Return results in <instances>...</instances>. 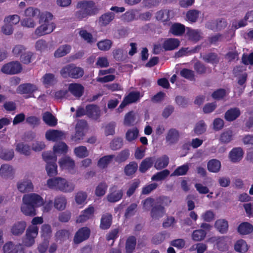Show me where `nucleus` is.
Returning <instances> with one entry per match:
<instances>
[{
	"instance_id": "obj_57",
	"label": "nucleus",
	"mask_w": 253,
	"mask_h": 253,
	"mask_svg": "<svg viewBox=\"0 0 253 253\" xmlns=\"http://www.w3.org/2000/svg\"><path fill=\"white\" fill-rule=\"evenodd\" d=\"M186 34L191 40L198 41L201 38V34L197 30L187 29Z\"/></svg>"
},
{
	"instance_id": "obj_38",
	"label": "nucleus",
	"mask_w": 253,
	"mask_h": 253,
	"mask_svg": "<svg viewBox=\"0 0 253 253\" xmlns=\"http://www.w3.org/2000/svg\"><path fill=\"white\" fill-rule=\"evenodd\" d=\"M42 119L44 123L50 126H55L57 123V120L49 112L44 113Z\"/></svg>"
},
{
	"instance_id": "obj_47",
	"label": "nucleus",
	"mask_w": 253,
	"mask_h": 253,
	"mask_svg": "<svg viewBox=\"0 0 253 253\" xmlns=\"http://www.w3.org/2000/svg\"><path fill=\"white\" fill-rule=\"evenodd\" d=\"M239 70H238V68L234 69V72L235 74V76L237 77V81L238 84L240 85H243L247 80L248 75L246 72H242V73H238Z\"/></svg>"
},
{
	"instance_id": "obj_64",
	"label": "nucleus",
	"mask_w": 253,
	"mask_h": 253,
	"mask_svg": "<svg viewBox=\"0 0 253 253\" xmlns=\"http://www.w3.org/2000/svg\"><path fill=\"white\" fill-rule=\"evenodd\" d=\"M86 197L87 195L85 193L83 192H78L75 196L76 203L79 205H84L86 203L85 200Z\"/></svg>"
},
{
	"instance_id": "obj_56",
	"label": "nucleus",
	"mask_w": 253,
	"mask_h": 253,
	"mask_svg": "<svg viewBox=\"0 0 253 253\" xmlns=\"http://www.w3.org/2000/svg\"><path fill=\"white\" fill-rule=\"evenodd\" d=\"M136 246V239L133 236L129 237L126 242V250L127 253L133 251Z\"/></svg>"
},
{
	"instance_id": "obj_31",
	"label": "nucleus",
	"mask_w": 253,
	"mask_h": 253,
	"mask_svg": "<svg viewBox=\"0 0 253 253\" xmlns=\"http://www.w3.org/2000/svg\"><path fill=\"white\" fill-rule=\"evenodd\" d=\"M53 15L50 12L44 11L39 14V21L40 24L52 22Z\"/></svg>"
},
{
	"instance_id": "obj_40",
	"label": "nucleus",
	"mask_w": 253,
	"mask_h": 253,
	"mask_svg": "<svg viewBox=\"0 0 253 253\" xmlns=\"http://www.w3.org/2000/svg\"><path fill=\"white\" fill-rule=\"evenodd\" d=\"M164 208L162 206L155 207L152 209L151 215L154 219H158L163 216L165 214Z\"/></svg>"
},
{
	"instance_id": "obj_44",
	"label": "nucleus",
	"mask_w": 253,
	"mask_h": 253,
	"mask_svg": "<svg viewBox=\"0 0 253 253\" xmlns=\"http://www.w3.org/2000/svg\"><path fill=\"white\" fill-rule=\"evenodd\" d=\"M20 24L23 27L33 28L36 26V21L34 18L24 17V18L21 20Z\"/></svg>"
},
{
	"instance_id": "obj_8",
	"label": "nucleus",
	"mask_w": 253,
	"mask_h": 253,
	"mask_svg": "<svg viewBox=\"0 0 253 253\" xmlns=\"http://www.w3.org/2000/svg\"><path fill=\"white\" fill-rule=\"evenodd\" d=\"M202 229L194 230L192 234V239L194 241H201L203 240L207 235V232L210 231L211 226L208 223H203L201 224Z\"/></svg>"
},
{
	"instance_id": "obj_18",
	"label": "nucleus",
	"mask_w": 253,
	"mask_h": 253,
	"mask_svg": "<svg viewBox=\"0 0 253 253\" xmlns=\"http://www.w3.org/2000/svg\"><path fill=\"white\" fill-rule=\"evenodd\" d=\"M65 137V133L61 131L50 129L45 133V138L49 141H55Z\"/></svg>"
},
{
	"instance_id": "obj_48",
	"label": "nucleus",
	"mask_w": 253,
	"mask_h": 253,
	"mask_svg": "<svg viewBox=\"0 0 253 253\" xmlns=\"http://www.w3.org/2000/svg\"><path fill=\"white\" fill-rule=\"evenodd\" d=\"M55 81L54 76L53 74L48 73L44 75L41 79V81L43 85L48 86L52 84Z\"/></svg>"
},
{
	"instance_id": "obj_39",
	"label": "nucleus",
	"mask_w": 253,
	"mask_h": 253,
	"mask_svg": "<svg viewBox=\"0 0 253 253\" xmlns=\"http://www.w3.org/2000/svg\"><path fill=\"white\" fill-rule=\"evenodd\" d=\"M154 158L152 157L145 159L140 165L139 170L142 172H145L152 166Z\"/></svg>"
},
{
	"instance_id": "obj_5",
	"label": "nucleus",
	"mask_w": 253,
	"mask_h": 253,
	"mask_svg": "<svg viewBox=\"0 0 253 253\" xmlns=\"http://www.w3.org/2000/svg\"><path fill=\"white\" fill-rule=\"evenodd\" d=\"M39 228L37 226H30L26 230V235L23 240V246L30 247L35 243V239L38 234Z\"/></svg>"
},
{
	"instance_id": "obj_12",
	"label": "nucleus",
	"mask_w": 253,
	"mask_h": 253,
	"mask_svg": "<svg viewBox=\"0 0 253 253\" xmlns=\"http://www.w3.org/2000/svg\"><path fill=\"white\" fill-rule=\"evenodd\" d=\"M17 188L21 193H28L34 189V185L31 180L24 178L17 183Z\"/></svg>"
},
{
	"instance_id": "obj_3",
	"label": "nucleus",
	"mask_w": 253,
	"mask_h": 253,
	"mask_svg": "<svg viewBox=\"0 0 253 253\" xmlns=\"http://www.w3.org/2000/svg\"><path fill=\"white\" fill-rule=\"evenodd\" d=\"M77 7L80 9L76 13L77 18L82 19L95 14L97 11L95 3L92 1H82L78 3Z\"/></svg>"
},
{
	"instance_id": "obj_62",
	"label": "nucleus",
	"mask_w": 253,
	"mask_h": 253,
	"mask_svg": "<svg viewBox=\"0 0 253 253\" xmlns=\"http://www.w3.org/2000/svg\"><path fill=\"white\" fill-rule=\"evenodd\" d=\"M164 51L165 50L164 45H163V39H162L154 44L153 53L155 54H158Z\"/></svg>"
},
{
	"instance_id": "obj_55",
	"label": "nucleus",
	"mask_w": 253,
	"mask_h": 253,
	"mask_svg": "<svg viewBox=\"0 0 253 253\" xmlns=\"http://www.w3.org/2000/svg\"><path fill=\"white\" fill-rule=\"evenodd\" d=\"M112 42L110 40H104L97 43V46L101 50H108L111 47Z\"/></svg>"
},
{
	"instance_id": "obj_35",
	"label": "nucleus",
	"mask_w": 253,
	"mask_h": 253,
	"mask_svg": "<svg viewBox=\"0 0 253 253\" xmlns=\"http://www.w3.org/2000/svg\"><path fill=\"white\" fill-rule=\"evenodd\" d=\"M40 13V9L34 6H29L24 10L22 15L24 17L34 18L37 15H39Z\"/></svg>"
},
{
	"instance_id": "obj_45",
	"label": "nucleus",
	"mask_w": 253,
	"mask_h": 253,
	"mask_svg": "<svg viewBox=\"0 0 253 253\" xmlns=\"http://www.w3.org/2000/svg\"><path fill=\"white\" fill-rule=\"evenodd\" d=\"M79 35L83 39L88 43H91L96 42V40L92 37V35L85 30H80Z\"/></svg>"
},
{
	"instance_id": "obj_20",
	"label": "nucleus",
	"mask_w": 253,
	"mask_h": 253,
	"mask_svg": "<svg viewBox=\"0 0 253 253\" xmlns=\"http://www.w3.org/2000/svg\"><path fill=\"white\" fill-rule=\"evenodd\" d=\"M240 114L241 112L238 108H232L225 112L224 118L227 121L232 122L237 119Z\"/></svg>"
},
{
	"instance_id": "obj_27",
	"label": "nucleus",
	"mask_w": 253,
	"mask_h": 253,
	"mask_svg": "<svg viewBox=\"0 0 253 253\" xmlns=\"http://www.w3.org/2000/svg\"><path fill=\"white\" fill-rule=\"evenodd\" d=\"M243 156V152L241 148L233 149L229 153V158L233 162H237L240 161Z\"/></svg>"
},
{
	"instance_id": "obj_43",
	"label": "nucleus",
	"mask_w": 253,
	"mask_h": 253,
	"mask_svg": "<svg viewBox=\"0 0 253 253\" xmlns=\"http://www.w3.org/2000/svg\"><path fill=\"white\" fill-rule=\"evenodd\" d=\"M112 222V215L106 213L103 215L101 220L100 227L103 229H106L110 227Z\"/></svg>"
},
{
	"instance_id": "obj_59",
	"label": "nucleus",
	"mask_w": 253,
	"mask_h": 253,
	"mask_svg": "<svg viewBox=\"0 0 253 253\" xmlns=\"http://www.w3.org/2000/svg\"><path fill=\"white\" fill-rule=\"evenodd\" d=\"M114 155H109L101 158L98 163V167L100 168H105L113 159H114Z\"/></svg>"
},
{
	"instance_id": "obj_46",
	"label": "nucleus",
	"mask_w": 253,
	"mask_h": 253,
	"mask_svg": "<svg viewBox=\"0 0 253 253\" xmlns=\"http://www.w3.org/2000/svg\"><path fill=\"white\" fill-rule=\"evenodd\" d=\"M179 137L178 131L174 129H171L169 130L166 137L167 141L170 143H172L176 141Z\"/></svg>"
},
{
	"instance_id": "obj_28",
	"label": "nucleus",
	"mask_w": 253,
	"mask_h": 253,
	"mask_svg": "<svg viewBox=\"0 0 253 253\" xmlns=\"http://www.w3.org/2000/svg\"><path fill=\"white\" fill-rule=\"evenodd\" d=\"M211 240L212 241H216V247L220 251L224 252L227 249V237L223 236L219 238L214 237L211 238Z\"/></svg>"
},
{
	"instance_id": "obj_41",
	"label": "nucleus",
	"mask_w": 253,
	"mask_h": 253,
	"mask_svg": "<svg viewBox=\"0 0 253 253\" xmlns=\"http://www.w3.org/2000/svg\"><path fill=\"white\" fill-rule=\"evenodd\" d=\"M220 162L217 160L212 159L208 162V169L211 172H217L220 170Z\"/></svg>"
},
{
	"instance_id": "obj_16",
	"label": "nucleus",
	"mask_w": 253,
	"mask_h": 253,
	"mask_svg": "<svg viewBox=\"0 0 253 253\" xmlns=\"http://www.w3.org/2000/svg\"><path fill=\"white\" fill-rule=\"evenodd\" d=\"M94 212V207L91 206H89L87 208L82 212L81 215L78 217L76 222L77 223H82L92 218Z\"/></svg>"
},
{
	"instance_id": "obj_2",
	"label": "nucleus",
	"mask_w": 253,
	"mask_h": 253,
	"mask_svg": "<svg viewBox=\"0 0 253 253\" xmlns=\"http://www.w3.org/2000/svg\"><path fill=\"white\" fill-rule=\"evenodd\" d=\"M47 186L50 189L65 193L73 191L75 187V185L73 182H69L65 178L60 177L48 179L47 180Z\"/></svg>"
},
{
	"instance_id": "obj_21",
	"label": "nucleus",
	"mask_w": 253,
	"mask_h": 253,
	"mask_svg": "<svg viewBox=\"0 0 253 253\" xmlns=\"http://www.w3.org/2000/svg\"><path fill=\"white\" fill-rule=\"evenodd\" d=\"M179 41L177 39L169 38L163 39V45L165 50H172L179 45Z\"/></svg>"
},
{
	"instance_id": "obj_42",
	"label": "nucleus",
	"mask_w": 253,
	"mask_h": 253,
	"mask_svg": "<svg viewBox=\"0 0 253 253\" xmlns=\"http://www.w3.org/2000/svg\"><path fill=\"white\" fill-rule=\"evenodd\" d=\"M169 162V157L164 155L157 159L155 163V167L158 169H162L167 167Z\"/></svg>"
},
{
	"instance_id": "obj_1",
	"label": "nucleus",
	"mask_w": 253,
	"mask_h": 253,
	"mask_svg": "<svg viewBox=\"0 0 253 253\" xmlns=\"http://www.w3.org/2000/svg\"><path fill=\"white\" fill-rule=\"evenodd\" d=\"M43 198L36 193L25 194L22 197L21 212L26 216H34L37 214L36 208L42 206Z\"/></svg>"
},
{
	"instance_id": "obj_26",
	"label": "nucleus",
	"mask_w": 253,
	"mask_h": 253,
	"mask_svg": "<svg viewBox=\"0 0 253 253\" xmlns=\"http://www.w3.org/2000/svg\"><path fill=\"white\" fill-rule=\"evenodd\" d=\"M86 114L90 117L97 119L100 114L99 108L95 105H89L86 107Z\"/></svg>"
},
{
	"instance_id": "obj_37",
	"label": "nucleus",
	"mask_w": 253,
	"mask_h": 253,
	"mask_svg": "<svg viewBox=\"0 0 253 253\" xmlns=\"http://www.w3.org/2000/svg\"><path fill=\"white\" fill-rule=\"evenodd\" d=\"M185 27L180 23L172 24L170 28L169 32L175 36H180L185 31Z\"/></svg>"
},
{
	"instance_id": "obj_25",
	"label": "nucleus",
	"mask_w": 253,
	"mask_h": 253,
	"mask_svg": "<svg viewBox=\"0 0 253 253\" xmlns=\"http://www.w3.org/2000/svg\"><path fill=\"white\" fill-rule=\"evenodd\" d=\"M238 231L241 235H248L253 232V226L249 222H243L239 225Z\"/></svg>"
},
{
	"instance_id": "obj_34",
	"label": "nucleus",
	"mask_w": 253,
	"mask_h": 253,
	"mask_svg": "<svg viewBox=\"0 0 253 253\" xmlns=\"http://www.w3.org/2000/svg\"><path fill=\"white\" fill-rule=\"evenodd\" d=\"M234 249L237 252L245 253L248 251L249 246L245 240L240 239L235 243Z\"/></svg>"
},
{
	"instance_id": "obj_7",
	"label": "nucleus",
	"mask_w": 253,
	"mask_h": 253,
	"mask_svg": "<svg viewBox=\"0 0 253 253\" xmlns=\"http://www.w3.org/2000/svg\"><path fill=\"white\" fill-rule=\"evenodd\" d=\"M22 70V65L19 62L12 61L4 64L1 71L5 74L14 75L20 73Z\"/></svg>"
},
{
	"instance_id": "obj_9",
	"label": "nucleus",
	"mask_w": 253,
	"mask_h": 253,
	"mask_svg": "<svg viewBox=\"0 0 253 253\" xmlns=\"http://www.w3.org/2000/svg\"><path fill=\"white\" fill-rule=\"evenodd\" d=\"M38 90L37 86L31 84H25L20 85L17 89L18 93L24 95L26 98L34 97L33 93Z\"/></svg>"
},
{
	"instance_id": "obj_33",
	"label": "nucleus",
	"mask_w": 253,
	"mask_h": 253,
	"mask_svg": "<svg viewBox=\"0 0 253 253\" xmlns=\"http://www.w3.org/2000/svg\"><path fill=\"white\" fill-rule=\"evenodd\" d=\"M53 149V152H50L53 154V156H56V154L59 155L66 153L68 150V146L64 142H59L54 146Z\"/></svg>"
},
{
	"instance_id": "obj_15",
	"label": "nucleus",
	"mask_w": 253,
	"mask_h": 253,
	"mask_svg": "<svg viewBox=\"0 0 253 253\" xmlns=\"http://www.w3.org/2000/svg\"><path fill=\"white\" fill-rule=\"evenodd\" d=\"M90 233V231L88 228L86 227L81 228L75 235L74 242L79 244L87 239L89 237Z\"/></svg>"
},
{
	"instance_id": "obj_29",
	"label": "nucleus",
	"mask_w": 253,
	"mask_h": 253,
	"mask_svg": "<svg viewBox=\"0 0 253 253\" xmlns=\"http://www.w3.org/2000/svg\"><path fill=\"white\" fill-rule=\"evenodd\" d=\"M172 15L171 11L165 9L158 11L156 14V17L158 20L164 22L169 21Z\"/></svg>"
},
{
	"instance_id": "obj_13",
	"label": "nucleus",
	"mask_w": 253,
	"mask_h": 253,
	"mask_svg": "<svg viewBox=\"0 0 253 253\" xmlns=\"http://www.w3.org/2000/svg\"><path fill=\"white\" fill-rule=\"evenodd\" d=\"M68 91L76 98L81 97L84 92V87L80 84L71 83L68 84Z\"/></svg>"
},
{
	"instance_id": "obj_51",
	"label": "nucleus",
	"mask_w": 253,
	"mask_h": 253,
	"mask_svg": "<svg viewBox=\"0 0 253 253\" xmlns=\"http://www.w3.org/2000/svg\"><path fill=\"white\" fill-rule=\"evenodd\" d=\"M16 150L17 152L25 155H29L31 153L30 147L23 143L17 144L16 147Z\"/></svg>"
},
{
	"instance_id": "obj_19",
	"label": "nucleus",
	"mask_w": 253,
	"mask_h": 253,
	"mask_svg": "<svg viewBox=\"0 0 253 253\" xmlns=\"http://www.w3.org/2000/svg\"><path fill=\"white\" fill-rule=\"evenodd\" d=\"M60 168L63 169H67L71 172L75 168L74 161L69 157H65L59 161Z\"/></svg>"
},
{
	"instance_id": "obj_30",
	"label": "nucleus",
	"mask_w": 253,
	"mask_h": 253,
	"mask_svg": "<svg viewBox=\"0 0 253 253\" xmlns=\"http://www.w3.org/2000/svg\"><path fill=\"white\" fill-rule=\"evenodd\" d=\"M71 50V46L68 44L60 46L54 52V56L56 58L62 57L68 54Z\"/></svg>"
},
{
	"instance_id": "obj_11",
	"label": "nucleus",
	"mask_w": 253,
	"mask_h": 253,
	"mask_svg": "<svg viewBox=\"0 0 253 253\" xmlns=\"http://www.w3.org/2000/svg\"><path fill=\"white\" fill-rule=\"evenodd\" d=\"M87 128L86 122L83 120L79 121L76 126V133L72 139L75 141L81 140L84 135Z\"/></svg>"
},
{
	"instance_id": "obj_63",
	"label": "nucleus",
	"mask_w": 253,
	"mask_h": 253,
	"mask_svg": "<svg viewBox=\"0 0 253 253\" xmlns=\"http://www.w3.org/2000/svg\"><path fill=\"white\" fill-rule=\"evenodd\" d=\"M189 169V165L185 164L177 168L171 174V176L182 175L186 174Z\"/></svg>"
},
{
	"instance_id": "obj_36",
	"label": "nucleus",
	"mask_w": 253,
	"mask_h": 253,
	"mask_svg": "<svg viewBox=\"0 0 253 253\" xmlns=\"http://www.w3.org/2000/svg\"><path fill=\"white\" fill-rule=\"evenodd\" d=\"M13 173V169L12 167L4 164L1 166L0 168V175L4 178L10 177Z\"/></svg>"
},
{
	"instance_id": "obj_49",
	"label": "nucleus",
	"mask_w": 253,
	"mask_h": 253,
	"mask_svg": "<svg viewBox=\"0 0 253 253\" xmlns=\"http://www.w3.org/2000/svg\"><path fill=\"white\" fill-rule=\"evenodd\" d=\"M84 72L82 68L73 64L72 71L70 78L73 79H79L84 75Z\"/></svg>"
},
{
	"instance_id": "obj_60",
	"label": "nucleus",
	"mask_w": 253,
	"mask_h": 253,
	"mask_svg": "<svg viewBox=\"0 0 253 253\" xmlns=\"http://www.w3.org/2000/svg\"><path fill=\"white\" fill-rule=\"evenodd\" d=\"M207 247L203 243H197L193 245L190 249V252H197V253H203L206 251Z\"/></svg>"
},
{
	"instance_id": "obj_24",
	"label": "nucleus",
	"mask_w": 253,
	"mask_h": 253,
	"mask_svg": "<svg viewBox=\"0 0 253 253\" xmlns=\"http://www.w3.org/2000/svg\"><path fill=\"white\" fill-rule=\"evenodd\" d=\"M114 18V14L112 12H108L102 14L98 20V23L101 27L108 25Z\"/></svg>"
},
{
	"instance_id": "obj_14",
	"label": "nucleus",
	"mask_w": 253,
	"mask_h": 253,
	"mask_svg": "<svg viewBox=\"0 0 253 253\" xmlns=\"http://www.w3.org/2000/svg\"><path fill=\"white\" fill-rule=\"evenodd\" d=\"M122 190L118 189L116 186H113L110 189V192L107 195V200L111 203H115L120 200L123 196Z\"/></svg>"
},
{
	"instance_id": "obj_54",
	"label": "nucleus",
	"mask_w": 253,
	"mask_h": 253,
	"mask_svg": "<svg viewBox=\"0 0 253 253\" xmlns=\"http://www.w3.org/2000/svg\"><path fill=\"white\" fill-rule=\"evenodd\" d=\"M138 168L137 163L131 162L125 168V172L127 175H131L134 174Z\"/></svg>"
},
{
	"instance_id": "obj_22",
	"label": "nucleus",
	"mask_w": 253,
	"mask_h": 253,
	"mask_svg": "<svg viewBox=\"0 0 253 253\" xmlns=\"http://www.w3.org/2000/svg\"><path fill=\"white\" fill-rule=\"evenodd\" d=\"M138 136L139 130L137 127H134L126 131L125 137L128 142L133 143L137 139Z\"/></svg>"
},
{
	"instance_id": "obj_32",
	"label": "nucleus",
	"mask_w": 253,
	"mask_h": 253,
	"mask_svg": "<svg viewBox=\"0 0 253 253\" xmlns=\"http://www.w3.org/2000/svg\"><path fill=\"white\" fill-rule=\"evenodd\" d=\"M214 226L220 233L224 234L228 230V223L226 220L220 219L215 221Z\"/></svg>"
},
{
	"instance_id": "obj_50",
	"label": "nucleus",
	"mask_w": 253,
	"mask_h": 253,
	"mask_svg": "<svg viewBox=\"0 0 253 253\" xmlns=\"http://www.w3.org/2000/svg\"><path fill=\"white\" fill-rule=\"evenodd\" d=\"M66 200L64 197H59L54 200V207L59 210H63L65 208Z\"/></svg>"
},
{
	"instance_id": "obj_58",
	"label": "nucleus",
	"mask_w": 253,
	"mask_h": 253,
	"mask_svg": "<svg viewBox=\"0 0 253 253\" xmlns=\"http://www.w3.org/2000/svg\"><path fill=\"white\" fill-rule=\"evenodd\" d=\"M75 155L79 158H84L88 155V152L84 146H79L74 149Z\"/></svg>"
},
{
	"instance_id": "obj_61",
	"label": "nucleus",
	"mask_w": 253,
	"mask_h": 253,
	"mask_svg": "<svg viewBox=\"0 0 253 253\" xmlns=\"http://www.w3.org/2000/svg\"><path fill=\"white\" fill-rule=\"evenodd\" d=\"M200 12L196 10H191L187 12L186 19L189 22H195L199 17Z\"/></svg>"
},
{
	"instance_id": "obj_52",
	"label": "nucleus",
	"mask_w": 253,
	"mask_h": 253,
	"mask_svg": "<svg viewBox=\"0 0 253 253\" xmlns=\"http://www.w3.org/2000/svg\"><path fill=\"white\" fill-rule=\"evenodd\" d=\"M20 18L19 15L14 14L5 17L4 19V23L11 24L12 26L18 24L20 21Z\"/></svg>"
},
{
	"instance_id": "obj_53",
	"label": "nucleus",
	"mask_w": 253,
	"mask_h": 253,
	"mask_svg": "<svg viewBox=\"0 0 253 253\" xmlns=\"http://www.w3.org/2000/svg\"><path fill=\"white\" fill-rule=\"evenodd\" d=\"M135 119V113L131 111L126 114L125 117L124 125L127 126L133 125Z\"/></svg>"
},
{
	"instance_id": "obj_4",
	"label": "nucleus",
	"mask_w": 253,
	"mask_h": 253,
	"mask_svg": "<svg viewBox=\"0 0 253 253\" xmlns=\"http://www.w3.org/2000/svg\"><path fill=\"white\" fill-rule=\"evenodd\" d=\"M43 160L46 162V170L48 176H51L57 174V166L56 164L57 158L51 152H44L42 154Z\"/></svg>"
},
{
	"instance_id": "obj_10",
	"label": "nucleus",
	"mask_w": 253,
	"mask_h": 253,
	"mask_svg": "<svg viewBox=\"0 0 253 253\" xmlns=\"http://www.w3.org/2000/svg\"><path fill=\"white\" fill-rule=\"evenodd\" d=\"M140 97V93L138 91H132L130 92L127 95H126L124 99L123 102L120 105L118 108V111L121 112L126 105L138 101Z\"/></svg>"
},
{
	"instance_id": "obj_23",
	"label": "nucleus",
	"mask_w": 253,
	"mask_h": 253,
	"mask_svg": "<svg viewBox=\"0 0 253 253\" xmlns=\"http://www.w3.org/2000/svg\"><path fill=\"white\" fill-rule=\"evenodd\" d=\"M26 226L25 221L17 222L11 228V232L14 235H19L23 233Z\"/></svg>"
},
{
	"instance_id": "obj_6",
	"label": "nucleus",
	"mask_w": 253,
	"mask_h": 253,
	"mask_svg": "<svg viewBox=\"0 0 253 253\" xmlns=\"http://www.w3.org/2000/svg\"><path fill=\"white\" fill-rule=\"evenodd\" d=\"M56 24L54 22L42 23L35 30L34 36L35 38L51 33L55 29Z\"/></svg>"
},
{
	"instance_id": "obj_17",
	"label": "nucleus",
	"mask_w": 253,
	"mask_h": 253,
	"mask_svg": "<svg viewBox=\"0 0 253 253\" xmlns=\"http://www.w3.org/2000/svg\"><path fill=\"white\" fill-rule=\"evenodd\" d=\"M23 250V245L20 244L15 245L11 242L6 243L3 247L4 253H17Z\"/></svg>"
}]
</instances>
